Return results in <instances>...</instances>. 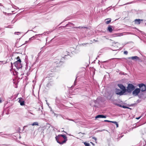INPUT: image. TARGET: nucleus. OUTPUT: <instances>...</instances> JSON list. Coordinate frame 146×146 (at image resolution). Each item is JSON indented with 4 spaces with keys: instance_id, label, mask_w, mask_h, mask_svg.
I'll return each instance as SVG.
<instances>
[{
    "instance_id": "nucleus-1",
    "label": "nucleus",
    "mask_w": 146,
    "mask_h": 146,
    "mask_svg": "<svg viewBox=\"0 0 146 146\" xmlns=\"http://www.w3.org/2000/svg\"><path fill=\"white\" fill-rule=\"evenodd\" d=\"M70 54V52L68 50H66L63 52V55L64 56H62V58H61L60 60H58V61H56V59H55L54 63L56 64L57 67L60 66L63 64V61L62 60L64 59H66V57L68 56Z\"/></svg>"
},
{
    "instance_id": "nucleus-2",
    "label": "nucleus",
    "mask_w": 146,
    "mask_h": 146,
    "mask_svg": "<svg viewBox=\"0 0 146 146\" xmlns=\"http://www.w3.org/2000/svg\"><path fill=\"white\" fill-rule=\"evenodd\" d=\"M135 89V87L133 84H129L127 87V89H126L125 92H127L128 93H131Z\"/></svg>"
},
{
    "instance_id": "nucleus-3",
    "label": "nucleus",
    "mask_w": 146,
    "mask_h": 146,
    "mask_svg": "<svg viewBox=\"0 0 146 146\" xmlns=\"http://www.w3.org/2000/svg\"><path fill=\"white\" fill-rule=\"evenodd\" d=\"M21 59H19L15 62H14L13 64L17 69H19V68H21L22 67V66L21 63Z\"/></svg>"
},
{
    "instance_id": "nucleus-4",
    "label": "nucleus",
    "mask_w": 146,
    "mask_h": 146,
    "mask_svg": "<svg viewBox=\"0 0 146 146\" xmlns=\"http://www.w3.org/2000/svg\"><path fill=\"white\" fill-rule=\"evenodd\" d=\"M138 86L140 89V91L141 90V92H143L146 91V85L143 83L139 84Z\"/></svg>"
},
{
    "instance_id": "nucleus-5",
    "label": "nucleus",
    "mask_w": 146,
    "mask_h": 146,
    "mask_svg": "<svg viewBox=\"0 0 146 146\" xmlns=\"http://www.w3.org/2000/svg\"><path fill=\"white\" fill-rule=\"evenodd\" d=\"M49 77H46L45 78V80H49ZM49 80L48 81V83L46 84V86L48 87H50L52 86L53 84V81L51 80V79H49Z\"/></svg>"
},
{
    "instance_id": "nucleus-6",
    "label": "nucleus",
    "mask_w": 146,
    "mask_h": 146,
    "mask_svg": "<svg viewBox=\"0 0 146 146\" xmlns=\"http://www.w3.org/2000/svg\"><path fill=\"white\" fill-rule=\"evenodd\" d=\"M140 89L139 88H136L132 92V94L134 96H138L140 92Z\"/></svg>"
},
{
    "instance_id": "nucleus-7",
    "label": "nucleus",
    "mask_w": 146,
    "mask_h": 146,
    "mask_svg": "<svg viewBox=\"0 0 146 146\" xmlns=\"http://www.w3.org/2000/svg\"><path fill=\"white\" fill-rule=\"evenodd\" d=\"M117 86L121 90V91L124 93H125L126 88L124 86L121 84H118Z\"/></svg>"
},
{
    "instance_id": "nucleus-8",
    "label": "nucleus",
    "mask_w": 146,
    "mask_h": 146,
    "mask_svg": "<svg viewBox=\"0 0 146 146\" xmlns=\"http://www.w3.org/2000/svg\"><path fill=\"white\" fill-rule=\"evenodd\" d=\"M61 137H63L64 139H67V137L66 135L61 134L57 136H56V137H55L56 140H57L60 139L61 138Z\"/></svg>"
},
{
    "instance_id": "nucleus-9",
    "label": "nucleus",
    "mask_w": 146,
    "mask_h": 146,
    "mask_svg": "<svg viewBox=\"0 0 146 146\" xmlns=\"http://www.w3.org/2000/svg\"><path fill=\"white\" fill-rule=\"evenodd\" d=\"M115 94L118 95L120 96L124 94V93L123 92L121 91L120 90L116 88L115 90Z\"/></svg>"
},
{
    "instance_id": "nucleus-10",
    "label": "nucleus",
    "mask_w": 146,
    "mask_h": 146,
    "mask_svg": "<svg viewBox=\"0 0 146 146\" xmlns=\"http://www.w3.org/2000/svg\"><path fill=\"white\" fill-rule=\"evenodd\" d=\"M47 33V34H48V33L47 32H44L42 34H38V35H36L35 36H32V37L29 38V40H33L35 38V36H37L38 35H45Z\"/></svg>"
},
{
    "instance_id": "nucleus-11",
    "label": "nucleus",
    "mask_w": 146,
    "mask_h": 146,
    "mask_svg": "<svg viewBox=\"0 0 146 146\" xmlns=\"http://www.w3.org/2000/svg\"><path fill=\"white\" fill-rule=\"evenodd\" d=\"M19 102L20 103V104L21 106H23L25 105V102L23 100V99L20 98H19Z\"/></svg>"
},
{
    "instance_id": "nucleus-12",
    "label": "nucleus",
    "mask_w": 146,
    "mask_h": 146,
    "mask_svg": "<svg viewBox=\"0 0 146 146\" xmlns=\"http://www.w3.org/2000/svg\"><path fill=\"white\" fill-rule=\"evenodd\" d=\"M106 115H98L95 117L96 119L98 118H106Z\"/></svg>"
},
{
    "instance_id": "nucleus-13",
    "label": "nucleus",
    "mask_w": 146,
    "mask_h": 146,
    "mask_svg": "<svg viewBox=\"0 0 146 146\" xmlns=\"http://www.w3.org/2000/svg\"><path fill=\"white\" fill-rule=\"evenodd\" d=\"M143 20L140 19H135V23L136 24H139L140 23L141 21H143Z\"/></svg>"
},
{
    "instance_id": "nucleus-14",
    "label": "nucleus",
    "mask_w": 146,
    "mask_h": 146,
    "mask_svg": "<svg viewBox=\"0 0 146 146\" xmlns=\"http://www.w3.org/2000/svg\"><path fill=\"white\" fill-rule=\"evenodd\" d=\"M129 59H131L132 60H138L139 59V58L137 56H132L131 57H129L128 58Z\"/></svg>"
},
{
    "instance_id": "nucleus-15",
    "label": "nucleus",
    "mask_w": 146,
    "mask_h": 146,
    "mask_svg": "<svg viewBox=\"0 0 146 146\" xmlns=\"http://www.w3.org/2000/svg\"><path fill=\"white\" fill-rule=\"evenodd\" d=\"M59 140H56L58 143L60 144H63L64 143H65L67 140V139H64V140L62 142H60L59 141Z\"/></svg>"
},
{
    "instance_id": "nucleus-16",
    "label": "nucleus",
    "mask_w": 146,
    "mask_h": 146,
    "mask_svg": "<svg viewBox=\"0 0 146 146\" xmlns=\"http://www.w3.org/2000/svg\"><path fill=\"white\" fill-rule=\"evenodd\" d=\"M123 33H115L113 34V36L114 37L116 36H120L123 35Z\"/></svg>"
},
{
    "instance_id": "nucleus-17",
    "label": "nucleus",
    "mask_w": 146,
    "mask_h": 146,
    "mask_svg": "<svg viewBox=\"0 0 146 146\" xmlns=\"http://www.w3.org/2000/svg\"><path fill=\"white\" fill-rule=\"evenodd\" d=\"M107 30L110 33H111L113 31V29H112V26L110 25H109L108 27Z\"/></svg>"
},
{
    "instance_id": "nucleus-18",
    "label": "nucleus",
    "mask_w": 146,
    "mask_h": 146,
    "mask_svg": "<svg viewBox=\"0 0 146 146\" xmlns=\"http://www.w3.org/2000/svg\"><path fill=\"white\" fill-rule=\"evenodd\" d=\"M140 145L141 146H145L146 144V142L144 140L141 141L139 143Z\"/></svg>"
},
{
    "instance_id": "nucleus-19",
    "label": "nucleus",
    "mask_w": 146,
    "mask_h": 146,
    "mask_svg": "<svg viewBox=\"0 0 146 146\" xmlns=\"http://www.w3.org/2000/svg\"><path fill=\"white\" fill-rule=\"evenodd\" d=\"M144 93L143 92H141L139 94L138 96L139 98H142L144 95Z\"/></svg>"
},
{
    "instance_id": "nucleus-20",
    "label": "nucleus",
    "mask_w": 146,
    "mask_h": 146,
    "mask_svg": "<svg viewBox=\"0 0 146 146\" xmlns=\"http://www.w3.org/2000/svg\"><path fill=\"white\" fill-rule=\"evenodd\" d=\"M74 24L70 23H69L68 24H67L65 26H63V27L64 28L68 27V26L69 27H71V26L72 25H73Z\"/></svg>"
},
{
    "instance_id": "nucleus-21",
    "label": "nucleus",
    "mask_w": 146,
    "mask_h": 146,
    "mask_svg": "<svg viewBox=\"0 0 146 146\" xmlns=\"http://www.w3.org/2000/svg\"><path fill=\"white\" fill-rule=\"evenodd\" d=\"M74 28L76 29H84L86 28L87 29L88 28L86 27H84V26H79L78 27H74Z\"/></svg>"
},
{
    "instance_id": "nucleus-22",
    "label": "nucleus",
    "mask_w": 146,
    "mask_h": 146,
    "mask_svg": "<svg viewBox=\"0 0 146 146\" xmlns=\"http://www.w3.org/2000/svg\"><path fill=\"white\" fill-rule=\"evenodd\" d=\"M109 20L108 21H106V23L107 24H109L111 21V19H107L106 20Z\"/></svg>"
},
{
    "instance_id": "nucleus-23",
    "label": "nucleus",
    "mask_w": 146,
    "mask_h": 146,
    "mask_svg": "<svg viewBox=\"0 0 146 146\" xmlns=\"http://www.w3.org/2000/svg\"><path fill=\"white\" fill-rule=\"evenodd\" d=\"M31 125L32 126H34V125H38V123L37 122H34L32 124H31Z\"/></svg>"
},
{
    "instance_id": "nucleus-24",
    "label": "nucleus",
    "mask_w": 146,
    "mask_h": 146,
    "mask_svg": "<svg viewBox=\"0 0 146 146\" xmlns=\"http://www.w3.org/2000/svg\"><path fill=\"white\" fill-rule=\"evenodd\" d=\"M84 144L85 145V146H90V144L89 143H87L86 142H84Z\"/></svg>"
},
{
    "instance_id": "nucleus-25",
    "label": "nucleus",
    "mask_w": 146,
    "mask_h": 146,
    "mask_svg": "<svg viewBox=\"0 0 146 146\" xmlns=\"http://www.w3.org/2000/svg\"><path fill=\"white\" fill-rule=\"evenodd\" d=\"M112 123H113L114 124H115V125H116L117 127H118V124L117 122L112 121Z\"/></svg>"
},
{
    "instance_id": "nucleus-26",
    "label": "nucleus",
    "mask_w": 146,
    "mask_h": 146,
    "mask_svg": "<svg viewBox=\"0 0 146 146\" xmlns=\"http://www.w3.org/2000/svg\"><path fill=\"white\" fill-rule=\"evenodd\" d=\"M114 104L115 105H116V106H119V107H122V106L121 105V104H117V103H115Z\"/></svg>"
},
{
    "instance_id": "nucleus-27",
    "label": "nucleus",
    "mask_w": 146,
    "mask_h": 146,
    "mask_svg": "<svg viewBox=\"0 0 146 146\" xmlns=\"http://www.w3.org/2000/svg\"><path fill=\"white\" fill-rule=\"evenodd\" d=\"M122 107L124 108H129V107H127L125 106H122Z\"/></svg>"
},
{
    "instance_id": "nucleus-28",
    "label": "nucleus",
    "mask_w": 146,
    "mask_h": 146,
    "mask_svg": "<svg viewBox=\"0 0 146 146\" xmlns=\"http://www.w3.org/2000/svg\"><path fill=\"white\" fill-rule=\"evenodd\" d=\"M104 121H105V122H111V123H112V121H110L107 120H105Z\"/></svg>"
},
{
    "instance_id": "nucleus-29",
    "label": "nucleus",
    "mask_w": 146,
    "mask_h": 146,
    "mask_svg": "<svg viewBox=\"0 0 146 146\" xmlns=\"http://www.w3.org/2000/svg\"><path fill=\"white\" fill-rule=\"evenodd\" d=\"M92 138L93 139H94V140H95V141H96V140H97V139L96 138V137H92Z\"/></svg>"
},
{
    "instance_id": "nucleus-30",
    "label": "nucleus",
    "mask_w": 146,
    "mask_h": 146,
    "mask_svg": "<svg viewBox=\"0 0 146 146\" xmlns=\"http://www.w3.org/2000/svg\"><path fill=\"white\" fill-rule=\"evenodd\" d=\"M124 54L127 55L128 54V52H127V51H124Z\"/></svg>"
},
{
    "instance_id": "nucleus-31",
    "label": "nucleus",
    "mask_w": 146,
    "mask_h": 146,
    "mask_svg": "<svg viewBox=\"0 0 146 146\" xmlns=\"http://www.w3.org/2000/svg\"><path fill=\"white\" fill-rule=\"evenodd\" d=\"M18 33H20V32H15V34L18 35Z\"/></svg>"
},
{
    "instance_id": "nucleus-32",
    "label": "nucleus",
    "mask_w": 146,
    "mask_h": 146,
    "mask_svg": "<svg viewBox=\"0 0 146 146\" xmlns=\"http://www.w3.org/2000/svg\"><path fill=\"white\" fill-rule=\"evenodd\" d=\"M132 3V2H130V3H125V4H124V5H127V4H131V3Z\"/></svg>"
},
{
    "instance_id": "nucleus-33",
    "label": "nucleus",
    "mask_w": 146,
    "mask_h": 146,
    "mask_svg": "<svg viewBox=\"0 0 146 146\" xmlns=\"http://www.w3.org/2000/svg\"><path fill=\"white\" fill-rule=\"evenodd\" d=\"M11 67L12 68L13 67V64L12 62H11Z\"/></svg>"
},
{
    "instance_id": "nucleus-34",
    "label": "nucleus",
    "mask_w": 146,
    "mask_h": 146,
    "mask_svg": "<svg viewBox=\"0 0 146 146\" xmlns=\"http://www.w3.org/2000/svg\"><path fill=\"white\" fill-rule=\"evenodd\" d=\"M16 59H17V60H19V59H20V58L19 57V56H17V57L16 58Z\"/></svg>"
},
{
    "instance_id": "nucleus-35",
    "label": "nucleus",
    "mask_w": 146,
    "mask_h": 146,
    "mask_svg": "<svg viewBox=\"0 0 146 146\" xmlns=\"http://www.w3.org/2000/svg\"><path fill=\"white\" fill-rule=\"evenodd\" d=\"M54 115L55 116H56V117H57V114L56 113H54Z\"/></svg>"
},
{
    "instance_id": "nucleus-36",
    "label": "nucleus",
    "mask_w": 146,
    "mask_h": 146,
    "mask_svg": "<svg viewBox=\"0 0 146 146\" xmlns=\"http://www.w3.org/2000/svg\"><path fill=\"white\" fill-rule=\"evenodd\" d=\"M77 78H76V79L75 80V81H74V85H76V79Z\"/></svg>"
},
{
    "instance_id": "nucleus-37",
    "label": "nucleus",
    "mask_w": 146,
    "mask_h": 146,
    "mask_svg": "<svg viewBox=\"0 0 146 146\" xmlns=\"http://www.w3.org/2000/svg\"><path fill=\"white\" fill-rule=\"evenodd\" d=\"M141 117L140 116V117H137L136 118V119H139Z\"/></svg>"
},
{
    "instance_id": "nucleus-38",
    "label": "nucleus",
    "mask_w": 146,
    "mask_h": 146,
    "mask_svg": "<svg viewBox=\"0 0 146 146\" xmlns=\"http://www.w3.org/2000/svg\"><path fill=\"white\" fill-rule=\"evenodd\" d=\"M90 143L92 145H93L94 146L95 144L92 142H90Z\"/></svg>"
},
{
    "instance_id": "nucleus-39",
    "label": "nucleus",
    "mask_w": 146,
    "mask_h": 146,
    "mask_svg": "<svg viewBox=\"0 0 146 146\" xmlns=\"http://www.w3.org/2000/svg\"><path fill=\"white\" fill-rule=\"evenodd\" d=\"M41 51H40L38 53V56H39V55H40V53H41Z\"/></svg>"
},
{
    "instance_id": "nucleus-40",
    "label": "nucleus",
    "mask_w": 146,
    "mask_h": 146,
    "mask_svg": "<svg viewBox=\"0 0 146 146\" xmlns=\"http://www.w3.org/2000/svg\"><path fill=\"white\" fill-rule=\"evenodd\" d=\"M68 119L69 120H70V121H74V120L73 119Z\"/></svg>"
},
{
    "instance_id": "nucleus-41",
    "label": "nucleus",
    "mask_w": 146,
    "mask_h": 146,
    "mask_svg": "<svg viewBox=\"0 0 146 146\" xmlns=\"http://www.w3.org/2000/svg\"><path fill=\"white\" fill-rule=\"evenodd\" d=\"M29 31H33L32 30H28V31H27V32L26 33H25V34L27 33Z\"/></svg>"
},
{
    "instance_id": "nucleus-42",
    "label": "nucleus",
    "mask_w": 146,
    "mask_h": 146,
    "mask_svg": "<svg viewBox=\"0 0 146 146\" xmlns=\"http://www.w3.org/2000/svg\"><path fill=\"white\" fill-rule=\"evenodd\" d=\"M29 40H28V41H25V43H27Z\"/></svg>"
},
{
    "instance_id": "nucleus-43",
    "label": "nucleus",
    "mask_w": 146,
    "mask_h": 146,
    "mask_svg": "<svg viewBox=\"0 0 146 146\" xmlns=\"http://www.w3.org/2000/svg\"><path fill=\"white\" fill-rule=\"evenodd\" d=\"M29 113L32 114L34 115V114H33L32 113H31V112H30L29 111Z\"/></svg>"
},
{
    "instance_id": "nucleus-44",
    "label": "nucleus",
    "mask_w": 146,
    "mask_h": 146,
    "mask_svg": "<svg viewBox=\"0 0 146 146\" xmlns=\"http://www.w3.org/2000/svg\"><path fill=\"white\" fill-rule=\"evenodd\" d=\"M4 145H6V146H8L9 145H6V144H4Z\"/></svg>"
},
{
    "instance_id": "nucleus-45",
    "label": "nucleus",
    "mask_w": 146,
    "mask_h": 146,
    "mask_svg": "<svg viewBox=\"0 0 146 146\" xmlns=\"http://www.w3.org/2000/svg\"><path fill=\"white\" fill-rule=\"evenodd\" d=\"M2 102V100L0 99V103H1Z\"/></svg>"
},
{
    "instance_id": "nucleus-46",
    "label": "nucleus",
    "mask_w": 146,
    "mask_h": 146,
    "mask_svg": "<svg viewBox=\"0 0 146 146\" xmlns=\"http://www.w3.org/2000/svg\"><path fill=\"white\" fill-rule=\"evenodd\" d=\"M52 113H53L54 114V113H55L54 112V111H52Z\"/></svg>"
},
{
    "instance_id": "nucleus-47",
    "label": "nucleus",
    "mask_w": 146,
    "mask_h": 146,
    "mask_svg": "<svg viewBox=\"0 0 146 146\" xmlns=\"http://www.w3.org/2000/svg\"><path fill=\"white\" fill-rule=\"evenodd\" d=\"M52 113H53L54 114V113H55L54 112V111H52Z\"/></svg>"
},
{
    "instance_id": "nucleus-48",
    "label": "nucleus",
    "mask_w": 146,
    "mask_h": 146,
    "mask_svg": "<svg viewBox=\"0 0 146 146\" xmlns=\"http://www.w3.org/2000/svg\"><path fill=\"white\" fill-rule=\"evenodd\" d=\"M27 126H25L23 127V129L25 127H27Z\"/></svg>"
},
{
    "instance_id": "nucleus-49",
    "label": "nucleus",
    "mask_w": 146,
    "mask_h": 146,
    "mask_svg": "<svg viewBox=\"0 0 146 146\" xmlns=\"http://www.w3.org/2000/svg\"><path fill=\"white\" fill-rule=\"evenodd\" d=\"M105 129H103V130H101V131H105Z\"/></svg>"
},
{
    "instance_id": "nucleus-50",
    "label": "nucleus",
    "mask_w": 146,
    "mask_h": 146,
    "mask_svg": "<svg viewBox=\"0 0 146 146\" xmlns=\"http://www.w3.org/2000/svg\"><path fill=\"white\" fill-rule=\"evenodd\" d=\"M11 59H12V58H11L10 59V60H11Z\"/></svg>"
},
{
    "instance_id": "nucleus-51",
    "label": "nucleus",
    "mask_w": 146,
    "mask_h": 146,
    "mask_svg": "<svg viewBox=\"0 0 146 146\" xmlns=\"http://www.w3.org/2000/svg\"><path fill=\"white\" fill-rule=\"evenodd\" d=\"M63 131V132H64L66 133V132H65V131H64V130H63V131Z\"/></svg>"
},
{
    "instance_id": "nucleus-52",
    "label": "nucleus",
    "mask_w": 146,
    "mask_h": 146,
    "mask_svg": "<svg viewBox=\"0 0 146 146\" xmlns=\"http://www.w3.org/2000/svg\"><path fill=\"white\" fill-rule=\"evenodd\" d=\"M40 108H39V110H40Z\"/></svg>"
},
{
    "instance_id": "nucleus-53",
    "label": "nucleus",
    "mask_w": 146,
    "mask_h": 146,
    "mask_svg": "<svg viewBox=\"0 0 146 146\" xmlns=\"http://www.w3.org/2000/svg\"><path fill=\"white\" fill-rule=\"evenodd\" d=\"M145 25H146V23H145Z\"/></svg>"
},
{
    "instance_id": "nucleus-54",
    "label": "nucleus",
    "mask_w": 146,
    "mask_h": 146,
    "mask_svg": "<svg viewBox=\"0 0 146 146\" xmlns=\"http://www.w3.org/2000/svg\"><path fill=\"white\" fill-rule=\"evenodd\" d=\"M1 29H0V30Z\"/></svg>"
}]
</instances>
